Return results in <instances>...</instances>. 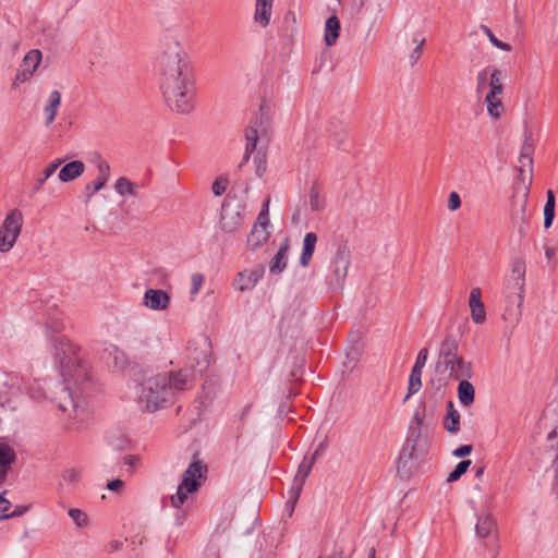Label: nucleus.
Returning a JSON list of instances; mask_svg holds the SVG:
<instances>
[{
	"label": "nucleus",
	"instance_id": "nucleus-1",
	"mask_svg": "<svg viewBox=\"0 0 558 558\" xmlns=\"http://www.w3.org/2000/svg\"><path fill=\"white\" fill-rule=\"evenodd\" d=\"M160 89L168 107L181 114L194 109V81L190 57L177 37L160 40L156 57Z\"/></svg>",
	"mask_w": 558,
	"mask_h": 558
},
{
	"label": "nucleus",
	"instance_id": "nucleus-2",
	"mask_svg": "<svg viewBox=\"0 0 558 558\" xmlns=\"http://www.w3.org/2000/svg\"><path fill=\"white\" fill-rule=\"evenodd\" d=\"M190 375L179 373H147L137 388L138 404L148 412H155L169 402L175 391L187 388Z\"/></svg>",
	"mask_w": 558,
	"mask_h": 558
},
{
	"label": "nucleus",
	"instance_id": "nucleus-3",
	"mask_svg": "<svg viewBox=\"0 0 558 558\" xmlns=\"http://www.w3.org/2000/svg\"><path fill=\"white\" fill-rule=\"evenodd\" d=\"M60 349L56 348V355L60 359L62 365V376L66 383V390L75 412L83 409L84 400L81 392L85 390L88 380V371L84 364L72 357V347L70 343L60 340Z\"/></svg>",
	"mask_w": 558,
	"mask_h": 558
},
{
	"label": "nucleus",
	"instance_id": "nucleus-4",
	"mask_svg": "<svg viewBox=\"0 0 558 558\" xmlns=\"http://www.w3.org/2000/svg\"><path fill=\"white\" fill-rule=\"evenodd\" d=\"M458 342L454 337L447 336L441 343L439 361L436 364L438 373L449 371V375L456 379L471 377V363L457 354Z\"/></svg>",
	"mask_w": 558,
	"mask_h": 558
},
{
	"label": "nucleus",
	"instance_id": "nucleus-5",
	"mask_svg": "<svg viewBox=\"0 0 558 558\" xmlns=\"http://www.w3.org/2000/svg\"><path fill=\"white\" fill-rule=\"evenodd\" d=\"M207 465L201 460H194L182 475V482L177 493L171 496V505L175 509H180L185 502L187 495L197 492L205 480Z\"/></svg>",
	"mask_w": 558,
	"mask_h": 558
},
{
	"label": "nucleus",
	"instance_id": "nucleus-6",
	"mask_svg": "<svg viewBox=\"0 0 558 558\" xmlns=\"http://www.w3.org/2000/svg\"><path fill=\"white\" fill-rule=\"evenodd\" d=\"M24 218L20 209H11L0 227V252L8 253L21 234Z\"/></svg>",
	"mask_w": 558,
	"mask_h": 558
},
{
	"label": "nucleus",
	"instance_id": "nucleus-7",
	"mask_svg": "<svg viewBox=\"0 0 558 558\" xmlns=\"http://www.w3.org/2000/svg\"><path fill=\"white\" fill-rule=\"evenodd\" d=\"M267 143V126L263 119H255L245 130V151L239 167H243L250 160L252 153H257L259 148L266 150Z\"/></svg>",
	"mask_w": 558,
	"mask_h": 558
},
{
	"label": "nucleus",
	"instance_id": "nucleus-8",
	"mask_svg": "<svg viewBox=\"0 0 558 558\" xmlns=\"http://www.w3.org/2000/svg\"><path fill=\"white\" fill-rule=\"evenodd\" d=\"M544 420L551 427L547 434V441L550 450L554 451L551 468L555 473V482L553 488L558 494V399L547 405L544 411Z\"/></svg>",
	"mask_w": 558,
	"mask_h": 558
},
{
	"label": "nucleus",
	"instance_id": "nucleus-9",
	"mask_svg": "<svg viewBox=\"0 0 558 558\" xmlns=\"http://www.w3.org/2000/svg\"><path fill=\"white\" fill-rule=\"evenodd\" d=\"M314 465V452L307 453L302 463L299 465L298 472L294 476L292 485L288 492V500L286 502L284 512L291 518L294 511V507L302 492L303 485L306 477L308 476L312 466Z\"/></svg>",
	"mask_w": 558,
	"mask_h": 558
},
{
	"label": "nucleus",
	"instance_id": "nucleus-10",
	"mask_svg": "<svg viewBox=\"0 0 558 558\" xmlns=\"http://www.w3.org/2000/svg\"><path fill=\"white\" fill-rule=\"evenodd\" d=\"M4 386L10 390H16L17 393H25L33 401H41L46 398L45 389L38 379L13 374L9 376Z\"/></svg>",
	"mask_w": 558,
	"mask_h": 558
},
{
	"label": "nucleus",
	"instance_id": "nucleus-11",
	"mask_svg": "<svg viewBox=\"0 0 558 558\" xmlns=\"http://www.w3.org/2000/svg\"><path fill=\"white\" fill-rule=\"evenodd\" d=\"M331 266L332 276L329 280V286L331 290H337L342 287L350 266V251L345 245L338 244Z\"/></svg>",
	"mask_w": 558,
	"mask_h": 558
},
{
	"label": "nucleus",
	"instance_id": "nucleus-12",
	"mask_svg": "<svg viewBox=\"0 0 558 558\" xmlns=\"http://www.w3.org/2000/svg\"><path fill=\"white\" fill-rule=\"evenodd\" d=\"M269 218H268V202L265 208L259 213L257 221L254 223L251 233L247 236V247L251 251H256L264 245L269 239Z\"/></svg>",
	"mask_w": 558,
	"mask_h": 558
},
{
	"label": "nucleus",
	"instance_id": "nucleus-13",
	"mask_svg": "<svg viewBox=\"0 0 558 558\" xmlns=\"http://www.w3.org/2000/svg\"><path fill=\"white\" fill-rule=\"evenodd\" d=\"M187 359L191 367L205 369L209 364L210 342L206 337H199L191 341L186 348Z\"/></svg>",
	"mask_w": 558,
	"mask_h": 558
},
{
	"label": "nucleus",
	"instance_id": "nucleus-14",
	"mask_svg": "<svg viewBox=\"0 0 558 558\" xmlns=\"http://www.w3.org/2000/svg\"><path fill=\"white\" fill-rule=\"evenodd\" d=\"M243 207L240 204L225 203L221 207L220 228L227 233L236 232L243 225Z\"/></svg>",
	"mask_w": 558,
	"mask_h": 558
},
{
	"label": "nucleus",
	"instance_id": "nucleus-15",
	"mask_svg": "<svg viewBox=\"0 0 558 558\" xmlns=\"http://www.w3.org/2000/svg\"><path fill=\"white\" fill-rule=\"evenodd\" d=\"M264 267L257 266L254 269H245L236 275L233 280V287L241 292L250 291L255 288L264 275Z\"/></svg>",
	"mask_w": 558,
	"mask_h": 558
},
{
	"label": "nucleus",
	"instance_id": "nucleus-16",
	"mask_svg": "<svg viewBox=\"0 0 558 558\" xmlns=\"http://www.w3.org/2000/svg\"><path fill=\"white\" fill-rule=\"evenodd\" d=\"M512 276L513 280L515 281V286L519 290L518 293V303H517V311L514 313L515 320L519 322L521 314H522V305L524 301V276H525V264L522 259L517 258L512 263Z\"/></svg>",
	"mask_w": 558,
	"mask_h": 558
},
{
	"label": "nucleus",
	"instance_id": "nucleus-17",
	"mask_svg": "<svg viewBox=\"0 0 558 558\" xmlns=\"http://www.w3.org/2000/svg\"><path fill=\"white\" fill-rule=\"evenodd\" d=\"M170 302L169 293L161 289H147L143 298V304L153 311H166Z\"/></svg>",
	"mask_w": 558,
	"mask_h": 558
},
{
	"label": "nucleus",
	"instance_id": "nucleus-18",
	"mask_svg": "<svg viewBox=\"0 0 558 558\" xmlns=\"http://www.w3.org/2000/svg\"><path fill=\"white\" fill-rule=\"evenodd\" d=\"M475 533L478 538H488L490 536L497 537V522L492 513L484 512L477 515Z\"/></svg>",
	"mask_w": 558,
	"mask_h": 558
},
{
	"label": "nucleus",
	"instance_id": "nucleus-19",
	"mask_svg": "<svg viewBox=\"0 0 558 558\" xmlns=\"http://www.w3.org/2000/svg\"><path fill=\"white\" fill-rule=\"evenodd\" d=\"M469 307L471 311L472 320L475 324H483L486 319L485 305L482 302V291L475 287L470 292Z\"/></svg>",
	"mask_w": 558,
	"mask_h": 558
},
{
	"label": "nucleus",
	"instance_id": "nucleus-20",
	"mask_svg": "<svg viewBox=\"0 0 558 558\" xmlns=\"http://www.w3.org/2000/svg\"><path fill=\"white\" fill-rule=\"evenodd\" d=\"M15 460L16 453L14 449L4 442H0V483L5 481Z\"/></svg>",
	"mask_w": 558,
	"mask_h": 558
},
{
	"label": "nucleus",
	"instance_id": "nucleus-21",
	"mask_svg": "<svg viewBox=\"0 0 558 558\" xmlns=\"http://www.w3.org/2000/svg\"><path fill=\"white\" fill-rule=\"evenodd\" d=\"M85 171V165L81 160H73L65 163L59 171L58 178L61 182H71L80 178Z\"/></svg>",
	"mask_w": 558,
	"mask_h": 558
},
{
	"label": "nucleus",
	"instance_id": "nucleus-22",
	"mask_svg": "<svg viewBox=\"0 0 558 558\" xmlns=\"http://www.w3.org/2000/svg\"><path fill=\"white\" fill-rule=\"evenodd\" d=\"M340 21L336 14L329 16L324 26V41L327 47L333 46L340 36Z\"/></svg>",
	"mask_w": 558,
	"mask_h": 558
},
{
	"label": "nucleus",
	"instance_id": "nucleus-23",
	"mask_svg": "<svg viewBox=\"0 0 558 558\" xmlns=\"http://www.w3.org/2000/svg\"><path fill=\"white\" fill-rule=\"evenodd\" d=\"M274 0H256L254 21L262 27L270 23Z\"/></svg>",
	"mask_w": 558,
	"mask_h": 558
},
{
	"label": "nucleus",
	"instance_id": "nucleus-24",
	"mask_svg": "<svg viewBox=\"0 0 558 558\" xmlns=\"http://www.w3.org/2000/svg\"><path fill=\"white\" fill-rule=\"evenodd\" d=\"M289 240L286 239L276 255L270 260L269 270L271 274H280L284 270L288 260Z\"/></svg>",
	"mask_w": 558,
	"mask_h": 558
},
{
	"label": "nucleus",
	"instance_id": "nucleus-25",
	"mask_svg": "<svg viewBox=\"0 0 558 558\" xmlns=\"http://www.w3.org/2000/svg\"><path fill=\"white\" fill-rule=\"evenodd\" d=\"M444 427L451 434H457L460 429V413L454 408L452 401L447 402V414L444 418Z\"/></svg>",
	"mask_w": 558,
	"mask_h": 558
},
{
	"label": "nucleus",
	"instance_id": "nucleus-26",
	"mask_svg": "<svg viewBox=\"0 0 558 558\" xmlns=\"http://www.w3.org/2000/svg\"><path fill=\"white\" fill-rule=\"evenodd\" d=\"M526 203H527V193L523 195L522 203L520 207L515 209L511 216L513 225L518 228V231L521 235L525 234V223L529 220V215L526 214Z\"/></svg>",
	"mask_w": 558,
	"mask_h": 558
},
{
	"label": "nucleus",
	"instance_id": "nucleus-27",
	"mask_svg": "<svg viewBox=\"0 0 558 558\" xmlns=\"http://www.w3.org/2000/svg\"><path fill=\"white\" fill-rule=\"evenodd\" d=\"M60 104H61L60 93L58 90H52L49 94L48 104L44 108L47 126L50 125L54 121Z\"/></svg>",
	"mask_w": 558,
	"mask_h": 558
},
{
	"label": "nucleus",
	"instance_id": "nucleus-28",
	"mask_svg": "<svg viewBox=\"0 0 558 558\" xmlns=\"http://www.w3.org/2000/svg\"><path fill=\"white\" fill-rule=\"evenodd\" d=\"M474 395L475 390L470 381L463 379L459 383L458 398L463 407H470L474 402Z\"/></svg>",
	"mask_w": 558,
	"mask_h": 558
},
{
	"label": "nucleus",
	"instance_id": "nucleus-29",
	"mask_svg": "<svg viewBox=\"0 0 558 558\" xmlns=\"http://www.w3.org/2000/svg\"><path fill=\"white\" fill-rule=\"evenodd\" d=\"M137 187V184L133 183L126 177H120L114 183L116 193L122 197L126 195L136 196Z\"/></svg>",
	"mask_w": 558,
	"mask_h": 558
},
{
	"label": "nucleus",
	"instance_id": "nucleus-30",
	"mask_svg": "<svg viewBox=\"0 0 558 558\" xmlns=\"http://www.w3.org/2000/svg\"><path fill=\"white\" fill-rule=\"evenodd\" d=\"M41 51L38 49H32L29 50L26 56L23 59V62L21 64V68H24L26 71H28L32 75L37 70L41 62Z\"/></svg>",
	"mask_w": 558,
	"mask_h": 558
},
{
	"label": "nucleus",
	"instance_id": "nucleus-31",
	"mask_svg": "<svg viewBox=\"0 0 558 558\" xmlns=\"http://www.w3.org/2000/svg\"><path fill=\"white\" fill-rule=\"evenodd\" d=\"M489 90L486 95L500 96L504 93L502 74L501 71L493 66L489 77Z\"/></svg>",
	"mask_w": 558,
	"mask_h": 558
},
{
	"label": "nucleus",
	"instance_id": "nucleus-32",
	"mask_svg": "<svg viewBox=\"0 0 558 558\" xmlns=\"http://www.w3.org/2000/svg\"><path fill=\"white\" fill-rule=\"evenodd\" d=\"M485 104L487 105V112L493 119H499L504 112V105L500 99V96H493L486 95Z\"/></svg>",
	"mask_w": 558,
	"mask_h": 558
},
{
	"label": "nucleus",
	"instance_id": "nucleus-33",
	"mask_svg": "<svg viewBox=\"0 0 558 558\" xmlns=\"http://www.w3.org/2000/svg\"><path fill=\"white\" fill-rule=\"evenodd\" d=\"M109 178H110V172H105L104 174H102V172H98L97 178L93 182L88 183L85 186L87 199H90V197L95 193L99 192L106 185Z\"/></svg>",
	"mask_w": 558,
	"mask_h": 558
},
{
	"label": "nucleus",
	"instance_id": "nucleus-34",
	"mask_svg": "<svg viewBox=\"0 0 558 558\" xmlns=\"http://www.w3.org/2000/svg\"><path fill=\"white\" fill-rule=\"evenodd\" d=\"M546 204L544 207V226L549 228L553 225L555 218V195L551 190L546 193Z\"/></svg>",
	"mask_w": 558,
	"mask_h": 558
},
{
	"label": "nucleus",
	"instance_id": "nucleus-35",
	"mask_svg": "<svg viewBox=\"0 0 558 558\" xmlns=\"http://www.w3.org/2000/svg\"><path fill=\"white\" fill-rule=\"evenodd\" d=\"M313 253H314V233L308 232L304 238L303 252L300 257L301 266L306 267L310 264Z\"/></svg>",
	"mask_w": 558,
	"mask_h": 558
},
{
	"label": "nucleus",
	"instance_id": "nucleus-36",
	"mask_svg": "<svg viewBox=\"0 0 558 558\" xmlns=\"http://www.w3.org/2000/svg\"><path fill=\"white\" fill-rule=\"evenodd\" d=\"M422 387V371H417L412 368L410 377H409V386H408V393L403 399V402H407L408 399L420 391Z\"/></svg>",
	"mask_w": 558,
	"mask_h": 558
},
{
	"label": "nucleus",
	"instance_id": "nucleus-37",
	"mask_svg": "<svg viewBox=\"0 0 558 558\" xmlns=\"http://www.w3.org/2000/svg\"><path fill=\"white\" fill-rule=\"evenodd\" d=\"M107 351H108L109 356L112 357L113 365L116 368L123 369L126 367V365L129 363V359L123 351L118 349L116 345H110L107 349Z\"/></svg>",
	"mask_w": 558,
	"mask_h": 558
},
{
	"label": "nucleus",
	"instance_id": "nucleus-38",
	"mask_svg": "<svg viewBox=\"0 0 558 558\" xmlns=\"http://www.w3.org/2000/svg\"><path fill=\"white\" fill-rule=\"evenodd\" d=\"M493 66H487L481 70L476 75V94L482 95L484 90L489 86V77L492 74Z\"/></svg>",
	"mask_w": 558,
	"mask_h": 558
},
{
	"label": "nucleus",
	"instance_id": "nucleus-39",
	"mask_svg": "<svg viewBox=\"0 0 558 558\" xmlns=\"http://www.w3.org/2000/svg\"><path fill=\"white\" fill-rule=\"evenodd\" d=\"M205 282V276L199 272H195L191 276V289H190V300L194 301L198 295L203 284Z\"/></svg>",
	"mask_w": 558,
	"mask_h": 558
},
{
	"label": "nucleus",
	"instance_id": "nucleus-40",
	"mask_svg": "<svg viewBox=\"0 0 558 558\" xmlns=\"http://www.w3.org/2000/svg\"><path fill=\"white\" fill-rule=\"evenodd\" d=\"M481 29L482 32L488 37L490 44L500 49V50H504V51H510L511 50V47L510 45L499 40L495 35L494 33L492 32V29L486 26V25H481Z\"/></svg>",
	"mask_w": 558,
	"mask_h": 558
},
{
	"label": "nucleus",
	"instance_id": "nucleus-41",
	"mask_svg": "<svg viewBox=\"0 0 558 558\" xmlns=\"http://www.w3.org/2000/svg\"><path fill=\"white\" fill-rule=\"evenodd\" d=\"M62 162L63 159H56L53 162H51L44 169L43 177L38 179L36 190H38L46 182V180H48L56 172V170L62 165Z\"/></svg>",
	"mask_w": 558,
	"mask_h": 558
},
{
	"label": "nucleus",
	"instance_id": "nucleus-42",
	"mask_svg": "<svg viewBox=\"0 0 558 558\" xmlns=\"http://www.w3.org/2000/svg\"><path fill=\"white\" fill-rule=\"evenodd\" d=\"M470 464H471L470 460H464V461L459 462L456 465V468L449 473L447 482L451 483V482L458 481L466 472Z\"/></svg>",
	"mask_w": 558,
	"mask_h": 558
},
{
	"label": "nucleus",
	"instance_id": "nucleus-43",
	"mask_svg": "<svg viewBox=\"0 0 558 558\" xmlns=\"http://www.w3.org/2000/svg\"><path fill=\"white\" fill-rule=\"evenodd\" d=\"M69 515L75 523L77 527L86 526L88 523V518L85 512L80 509L72 508L69 510Z\"/></svg>",
	"mask_w": 558,
	"mask_h": 558
},
{
	"label": "nucleus",
	"instance_id": "nucleus-44",
	"mask_svg": "<svg viewBox=\"0 0 558 558\" xmlns=\"http://www.w3.org/2000/svg\"><path fill=\"white\" fill-rule=\"evenodd\" d=\"M254 162L256 166V174L262 177L266 171V150L259 148L254 155Z\"/></svg>",
	"mask_w": 558,
	"mask_h": 558
},
{
	"label": "nucleus",
	"instance_id": "nucleus-45",
	"mask_svg": "<svg viewBox=\"0 0 558 558\" xmlns=\"http://www.w3.org/2000/svg\"><path fill=\"white\" fill-rule=\"evenodd\" d=\"M21 393H17L16 390H11L10 396L3 401L2 405L5 407L11 412H16L20 407L19 397Z\"/></svg>",
	"mask_w": 558,
	"mask_h": 558
},
{
	"label": "nucleus",
	"instance_id": "nucleus-46",
	"mask_svg": "<svg viewBox=\"0 0 558 558\" xmlns=\"http://www.w3.org/2000/svg\"><path fill=\"white\" fill-rule=\"evenodd\" d=\"M228 186V179L225 177H219L215 180L211 186L213 194L215 196H220L225 193Z\"/></svg>",
	"mask_w": 558,
	"mask_h": 558
},
{
	"label": "nucleus",
	"instance_id": "nucleus-47",
	"mask_svg": "<svg viewBox=\"0 0 558 558\" xmlns=\"http://www.w3.org/2000/svg\"><path fill=\"white\" fill-rule=\"evenodd\" d=\"M427 357H428V350H427V348L421 349L418 351V353H417L416 361H415L414 366L412 368L423 372V368H424V366L426 364Z\"/></svg>",
	"mask_w": 558,
	"mask_h": 558
},
{
	"label": "nucleus",
	"instance_id": "nucleus-48",
	"mask_svg": "<svg viewBox=\"0 0 558 558\" xmlns=\"http://www.w3.org/2000/svg\"><path fill=\"white\" fill-rule=\"evenodd\" d=\"M93 162L97 167L98 172H110V165L104 159L100 154H95L93 157Z\"/></svg>",
	"mask_w": 558,
	"mask_h": 558
},
{
	"label": "nucleus",
	"instance_id": "nucleus-49",
	"mask_svg": "<svg viewBox=\"0 0 558 558\" xmlns=\"http://www.w3.org/2000/svg\"><path fill=\"white\" fill-rule=\"evenodd\" d=\"M448 209L454 211L461 206V198L457 192H451L448 196Z\"/></svg>",
	"mask_w": 558,
	"mask_h": 558
},
{
	"label": "nucleus",
	"instance_id": "nucleus-50",
	"mask_svg": "<svg viewBox=\"0 0 558 558\" xmlns=\"http://www.w3.org/2000/svg\"><path fill=\"white\" fill-rule=\"evenodd\" d=\"M31 76L32 74L28 71H26L24 68H21L15 74L13 86L16 87L20 84L25 83L31 78Z\"/></svg>",
	"mask_w": 558,
	"mask_h": 558
},
{
	"label": "nucleus",
	"instance_id": "nucleus-51",
	"mask_svg": "<svg viewBox=\"0 0 558 558\" xmlns=\"http://www.w3.org/2000/svg\"><path fill=\"white\" fill-rule=\"evenodd\" d=\"M424 44H425V39L424 38L420 39V44L410 53L409 58H410L412 65L415 64L420 60L422 52H423Z\"/></svg>",
	"mask_w": 558,
	"mask_h": 558
},
{
	"label": "nucleus",
	"instance_id": "nucleus-52",
	"mask_svg": "<svg viewBox=\"0 0 558 558\" xmlns=\"http://www.w3.org/2000/svg\"><path fill=\"white\" fill-rule=\"evenodd\" d=\"M360 359V351L357 349H352L347 352V360L344 365L347 367H353Z\"/></svg>",
	"mask_w": 558,
	"mask_h": 558
},
{
	"label": "nucleus",
	"instance_id": "nucleus-53",
	"mask_svg": "<svg viewBox=\"0 0 558 558\" xmlns=\"http://www.w3.org/2000/svg\"><path fill=\"white\" fill-rule=\"evenodd\" d=\"M78 478L80 473L74 469L66 470L62 474V480L69 484H75L78 481Z\"/></svg>",
	"mask_w": 558,
	"mask_h": 558
},
{
	"label": "nucleus",
	"instance_id": "nucleus-54",
	"mask_svg": "<svg viewBox=\"0 0 558 558\" xmlns=\"http://www.w3.org/2000/svg\"><path fill=\"white\" fill-rule=\"evenodd\" d=\"M471 452H472V446L471 445H463V446H460L459 448H457L453 451V454L456 457L462 458V457L469 456Z\"/></svg>",
	"mask_w": 558,
	"mask_h": 558
},
{
	"label": "nucleus",
	"instance_id": "nucleus-55",
	"mask_svg": "<svg viewBox=\"0 0 558 558\" xmlns=\"http://www.w3.org/2000/svg\"><path fill=\"white\" fill-rule=\"evenodd\" d=\"M123 485H124L123 481L117 478V480L108 482L107 488L111 492H120L122 489Z\"/></svg>",
	"mask_w": 558,
	"mask_h": 558
},
{
	"label": "nucleus",
	"instance_id": "nucleus-56",
	"mask_svg": "<svg viewBox=\"0 0 558 558\" xmlns=\"http://www.w3.org/2000/svg\"><path fill=\"white\" fill-rule=\"evenodd\" d=\"M520 162L524 166L525 163L531 165L532 163V157L530 156V148L524 147L523 151L520 155Z\"/></svg>",
	"mask_w": 558,
	"mask_h": 558
},
{
	"label": "nucleus",
	"instance_id": "nucleus-57",
	"mask_svg": "<svg viewBox=\"0 0 558 558\" xmlns=\"http://www.w3.org/2000/svg\"><path fill=\"white\" fill-rule=\"evenodd\" d=\"M11 502L4 498L3 494H0V514H8V510L10 509Z\"/></svg>",
	"mask_w": 558,
	"mask_h": 558
},
{
	"label": "nucleus",
	"instance_id": "nucleus-58",
	"mask_svg": "<svg viewBox=\"0 0 558 558\" xmlns=\"http://www.w3.org/2000/svg\"><path fill=\"white\" fill-rule=\"evenodd\" d=\"M27 510V507H16L15 510L9 514H2V520L3 519H9V518H13V517H20L22 515L25 511Z\"/></svg>",
	"mask_w": 558,
	"mask_h": 558
},
{
	"label": "nucleus",
	"instance_id": "nucleus-59",
	"mask_svg": "<svg viewBox=\"0 0 558 558\" xmlns=\"http://www.w3.org/2000/svg\"><path fill=\"white\" fill-rule=\"evenodd\" d=\"M544 252H545V256L548 260H550L556 254L555 247L549 246V245L544 246Z\"/></svg>",
	"mask_w": 558,
	"mask_h": 558
},
{
	"label": "nucleus",
	"instance_id": "nucleus-60",
	"mask_svg": "<svg viewBox=\"0 0 558 558\" xmlns=\"http://www.w3.org/2000/svg\"><path fill=\"white\" fill-rule=\"evenodd\" d=\"M136 461H137V458L134 457V456L125 457V463L131 465V466L135 465Z\"/></svg>",
	"mask_w": 558,
	"mask_h": 558
},
{
	"label": "nucleus",
	"instance_id": "nucleus-61",
	"mask_svg": "<svg viewBox=\"0 0 558 558\" xmlns=\"http://www.w3.org/2000/svg\"><path fill=\"white\" fill-rule=\"evenodd\" d=\"M482 474H483V469H482V468H480V469L476 471V476L478 477V476H481Z\"/></svg>",
	"mask_w": 558,
	"mask_h": 558
},
{
	"label": "nucleus",
	"instance_id": "nucleus-62",
	"mask_svg": "<svg viewBox=\"0 0 558 558\" xmlns=\"http://www.w3.org/2000/svg\"><path fill=\"white\" fill-rule=\"evenodd\" d=\"M291 375H292L294 378H299L298 371H293V372L291 373Z\"/></svg>",
	"mask_w": 558,
	"mask_h": 558
},
{
	"label": "nucleus",
	"instance_id": "nucleus-63",
	"mask_svg": "<svg viewBox=\"0 0 558 558\" xmlns=\"http://www.w3.org/2000/svg\"><path fill=\"white\" fill-rule=\"evenodd\" d=\"M303 363H304V360H301V363H300V365H299V367H300V368H302Z\"/></svg>",
	"mask_w": 558,
	"mask_h": 558
},
{
	"label": "nucleus",
	"instance_id": "nucleus-64",
	"mask_svg": "<svg viewBox=\"0 0 558 558\" xmlns=\"http://www.w3.org/2000/svg\"><path fill=\"white\" fill-rule=\"evenodd\" d=\"M413 41L416 43L417 45L420 44V40L416 38H414Z\"/></svg>",
	"mask_w": 558,
	"mask_h": 558
}]
</instances>
